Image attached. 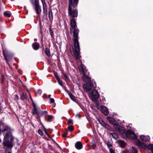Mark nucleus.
I'll list each match as a JSON object with an SVG mask.
<instances>
[{"label":"nucleus","instance_id":"obj_1","mask_svg":"<svg viewBox=\"0 0 153 153\" xmlns=\"http://www.w3.org/2000/svg\"><path fill=\"white\" fill-rule=\"evenodd\" d=\"M73 29H74V31L73 34L74 37L73 40L74 42V50L73 52V55L76 59L77 60L80 57L79 55L80 53L79 43L78 39L79 30L77 27Z\"/></svg>","mask_w":153,"mask_h":153},{"label":"nucleus","instance_id":"obj_2","mask_svg":"<svg viewBox=\"0 0 153 153\" xmlns=\"http://www.w3.org/2000/svg\"><path fill=\"white\" fill-rule=\"evenodd\" d=\"M4 141L3 144L4 146L10 148L13 147L14 137L12 135L10 132H4Z\"/></svg>","mask_w":153,"mask_h":153},{"label":"nucleus","instance_id":"obj_3","mask_svg":"<svg viewBox=\"0 0 153 153\" xmlns=\"http://www.w3.org/2000/svg\"><path fill=\"white\" fill-rule=\"evenodd\" d=\"M79 0H69L68 12L69 15L73 18L77 16L78 12L76 9L72 11L71 6L74 7H76L78 3Z\"/></svg>","mask_w":153,"mask_h":153},{"label":"nucleus","instance_id":"obj_4","mask_svg":"<svg viewBox=\"0 0 153 153\" xmlns=\"http://www.w3.org/2000/svg\"><path fill=\"white\" fill-rule=\"evenodd\" d=\"M33 110L32 113L34 115L38 116L39 117H41L43 115H47L48 112L47 111H42L40 108H38L36 107V105L33 104Z\"/></svg>","mask_w":153,"mask_h":153},{"label":"nucleus","instance_id":"obj_5","mask_svg":"<svg viewBox=\"0 0 153 153\" xmlns=\"http://www.w3.org/2000/svg\"><path fill=\"white\" fill-rule=\"evenodd\" d=\"M89 97L91 99V100L94 102H96V104L98 106H97V108H99V103L97 102L99 95L97 91L95 89H93L91 92L88 93Z\"/></svg>","mask_w":153,"mask_h":153},{"label":"nucleus","instance_id":"obj_6","mask_svg":"<svg viewBox=\"0 0 153 153\" xmlns=\"http://www.w3.org/2000/svg\"><path fill=\"white\" fill-rule=\"evenodd\" d=\"M36 13L39 16L41 12L40 6L38 3V0H35L34 3L32 2Z\"/></svg>","mask_w":153,"mask_h":153},{"label":"nucleus","instance_id":"obj_7","mask_svg":"<svg viewBox=\"0 0 153 153\" xmlns=\"http://www.w3.org/2000/svg\"><path fill=\"white\" fill-rule=\"evenodd\" d=\"M83 75L82 79L83 81L86 82L87 84L89 83V84L92 86H93L94 87L96 86V83L93 81L91 80V78L90 77L86 76L85 74H84Z\"/></svg>","mask_w":153,"mask_h":153},{"label":"nucleus","instance_id":"obj_8","mask_svg":"<svg viewBox=\"0 0 153 153\" xmlns=\"http://www.w3.org/2000/svg\"><path fill=\"white\" fill-rule=\"evenodd\" d=\"M4 57L7 61H9L12 59V56L10 52L5 49L3 51Z\"/></svg>","mask_w":153,"mask_h":153},{"label":"nucleus","instance_id":"obj_9","mask_svg":"<svg viewBox=\"0 0 153 153\" xmlns=\"http://www.w3.org/2000/svg\"><path fill=\"white\" fill-rule=\"evenodd\" d=\"M98 120L100 123L105 128L110 130H111V127L108 124L105 123L102 119L100 118L98 119Z\"/></svg>","mask_w":153,"mask_h":153},{"label":"nucleus","instance_id":"obj_10","mask_svg":"<svg viewBox=\"0 0 153 153\" xmlns=\"http://www.w3.org/2000/svg\"><path fill=\"white\" fill-rule=\"evenodd\" d=\"M89 83H90L88 84L86 83L83 85V88L86 92H89L91 91L92 89V88H95L96 87V86L94 87L93 86H91Z\"/></svg>","mask_w":153,"mask_h":153},{"label":"nucleus","instance_id":"obj_11","mask_svg":"<svg viewBox=\"0 0 153 153\" xmlns=\"http://www.w3.org/2000/svg\"><path fill=\"white\" fill-rule=\"evenodd\" d=\"M114 128L116 130L118 131L120 133L124 130L125 128L123 126H120L117 123L114 126Z\"/></svg>","mask_w":153,"mask_h":153},{"label":"nucleus","instance_id":"obj_12","mask_svg":"<svg viewBox=\"0 0 153 153\" xmlns=\"http://www.w3.org/2000/svg\"><path fill=\"white\" fill-rule=\"evenodd\" d=\"M129 131H130V130L126 131L124 129V130L121 132V134L123 138L126 139L129 137Z\"/></svg>","mask_w":153,"mask_h":153},{"label":"nucleus","instance_id":"obj_13","mask_svg":"<svg viewBox=\"0 0 153 153\" xmlns=\"http://www.w3.org/2000/svg\"><path fill=\"white\" fill-rule=\"evenodd\" d=\"M101 109L102 113L105 115H107L109 113L108 109L105 106L102 105L101 106Z\"/></svg>","mask_w":153,"mask_h":153},{"label":"nucleus","instance_id":"obj_14","mask_svg":"<svg viewBox=\"0 0 153 153\" xmlns=\"http://www.w3.org/2000/svg\"><path fill=\"white\" fill-rule=\"evenodd\" d=\"M107 119L110 123L113 124L114 126L117 123L115 119L110 117H107Z\"/></svg>","mask_w":153,"mask_h":153},{"label":"nucleus","instance_id":"obj_15","mask_svg":"<svg viewBox=\"0 0 153 153\" xmlns=\"http://www.w3.org/2000/svg\"><path fill=\"white\" fill-rule=\"evenodd\" d=\"M136 145L140 149L144 148L145 147L144 144L139 140L136 142Z\"/></svg>","mask_w":153,"mask_h":153},{"label":"nucleus","instance_id":"obj_16","mask_svg":"<svg viewBox=\"0 0 153 153\" xmlns=\"http://www.w3.org/2000/svg\"><path fill=\"white\" fill-rule=\"evenodd\" d=\"M71 25L72 29H75L77 27L76 22L73 18L71 20Z\"/></svg>","mask_w":153,"mask_h":153},{"label":"nucleus","instance_id":"obj_17","mask_svg":"<svg viewBox=\"0 0 153 153\" xmlns=\"http://www.w3.org/2000/svg\"><path fill=\"white\" fill-rule=\"evenodd\" d=\"M141 140L145 142L149 141L150 140V137L148 136H145L144 135H141L140 137Z\"/></svg>","mask_w":153,"mask_h":153},{"label":"nucleus","instance_id":"obj_18","mask_svg":"<svg viewBox=\"0 0 153 153\" xmlns=\"http://www.w3.org/2000/svg\"><path fill=\"white\" fill-rule=\"evenodd\" d=\"M129 131V137H130L133 140H135L137 139L136 135L134 132L131 130Z\"/></svg>","mask_w":153,"mask_h":153},{"label":"nucleus","instance_id":"obj_19","mask_svg":"<svg viewBox=\"0 0 153 153\" xmlns=\"http://www.w3.org/2000/svg\"><path fill=\"white\" fill-rule=\"evenodd\" d=\"M82 146V144L80 141H78L75 144V147L78 150H79L81 149Z\"/></svg>","mask_w":153,"mask_h":153},{"label":"nucleus","instance_id":"obj_20","mask_svg":"<svg viewBox=\"0 0 153 153\" xmlns=\"http://www.w3.org/2000/svg\"><path fill=\"white\" fill-rule=\"evenodd\" d=\"M42 6L44 16L47 17V5L46 4L42 5Z\"/></svg>","mask_w":153,"mask_h":153},{"label":"nucleus","instance_id":"obj_21","mask_svg":"<svg viewBox=\"0 0 153 153\" xmlns=\"http://www.w3.org/2000/svg\"><path fill=\"white\" fill-rule=\"evenodd\" d=\"M80 71L82 74H85L86 70L85 69V66L83 65L82 64L81 65V68L80 69Z\"/></svg>","mask_w":153,"mask_h":153},{"label":"nucleus","instance_id":"obj_22","mask_svg":"<svg viewBox=\"0 0 153 153\" xmlns=\"http://www.w3.org/2000/svg\"><path fill=\"white\" fill-rule=\"evenodd\" d=\"M11 129L10 127L7 126H5L4 128L2 130H1V132H10Z\"/></svg>","mask_w":153,"mask_h":153},{"label":"nucleus","instance_id":"obj_23","mask_svg":"<svg viewBox=\"0 0 153 153\" xmlns=\"http://www.w3.org/2000/svg\"><path fill=\"white\" fill-rule=\"evenodd\" d=\"M32 47L34 50H37L39 48V44L37 42L34 43L32 45Z\"/></svg>","mask_w":153,"mask_h":153},{"label":"nucleus","instance_id":"obj_24","mask_svg":"<svg viewBox=\"0 0 153 153\" xmlns=\"http://www.w3.org/2000/svg\"><path fill=\"white\" fill-rule=\"evenodd\" d=\"M48 16L50 21H51L53 19V12L51 9L48 10Z\"/></svg>","mask_w":153,"mask_h":153},{"label":"nucleus","instance_id":"obj_25","mask_svg":"<svg viewBox=\"0 0 153 153\" xmlns=\"http://www.w3.org/2000/svg\"><path fill=\"white\" fill-rule=\"evenodd\" d=\"M118 143L120 146L122 148L124 147L126 145V143L123 141L120 140L118 141Z\"/></svg>","mask_w":153,"mask_h":153},{"label":"nucleus","instance_id":"obj_26","mask_svg":"<svg viewBox=\"0 0 153 153\" xmlns=\"http://www.w3.org/2000/svg\"><path fill=\"white\" fill-rule=\"evenodd\" d=\"M27 97V96L25 93H23L22 95L21 96L20 99L22 100H24L26 99Z\"/></svg>","mask_w":153,"mask_h":153},{"label":"nucleus","instance_id":"obj_27","mask_svg":"<svg viewBox=\"0 0 153 153\" xmlns=\"http://www.w3.org/2000/svg\"><path fill=\"white\" fill-rule=\"evenodd\" d=\"M45 53L48 56H50L51 54H50V51L49 49L48 48H47V47L46 48Z\"/></svg>","mask_w":153,"mask_h":153},{"label":"nucleus","instance_id":"obj_28","mask_svg":"<svg viewBox=\"0 0 153 153\" xmlns=\"http://www.w3.org/2000/svg\"><path fill=\"white\" fill-rule=\"evenodd\" d=\"M115 139H117L118 138V134L115 133H111L110 134Z\"/></svg>","mask_w":153,"mask_h":153},{"label":"nucleus","instance_id":"obj_29","mask_svg":"<svg viewBox=\"0 0 153 153\" xmlns=\"http://www.w3.org/2000/svg\"><path fill=\"white\" fill-rule=\"evenodd\" d=\"M68 95L71 99L74 101L76 102L75 97L71 93H68Z\"/></svg>","mask_w":153,"mask_h":153},{"label":"nucleus","instance_id":"obj_30","mask_svg":"<svg viewBox=\"0 0 153 153\" xmlns=\"http://www.w3.org/2000/svg\"><path fill=\"white\" fill-rule=\"evenodd\" d=\"M49 31L50 34L51 36V37L53 38L54 37L53 33L51 27H50L49 28Z\"/></svg>","mask_w":153,"mask_h":153},{"label":"nucleus","instance_id":"obj_31","mask_svg":"<svg viewBox=\"0 0 153 153\" xmlns=\"http://www.w3.org/2000/svg\"><path fill=\"white\" fill-rule=\"evenodd\" d=\"M47 121L50 122L51 121V120L53 118V116L52 115H48L47 117Z\"/></svg>","mask_w":153,"mask_h":153},{"label":"nucleus","instance_id":"obj_32","mask_svg":"<svg viewBox=\"0 0 153 153\" xmlns=\"http://www.w3.org/2000/svg\"><path fill=\"white\" fill-rule=\"evenodd\" d=\"M65 130L66 132H64L62 135V136L63 137H65L67 136L68 131V130L66 128Z\"/></svg>","mask_w":153,"mask_h":153},{"label":"nucleus","instance_id":"obj_33","mask_svg":"<svg viewBox=\"0 0 153 153\" xmlns=\"http://www.w3.org/2000/svg\"><path fill=\"white\" fill-rule=\"evenodd\" d=\"M63 75L65 80L67 81H68L69 80V79L68 77L66 74L65 73H63Z\"/></svg>","mask_w":153,"mask_h":153},{"label":"nucleus","instance_id":"obj_34","mask_svg":"<svg viewBox=\"0 0 153 153\" xmlns=\"http://www.w3.org/2000/svg\"><path fill=\"white\" fill-rule=\"evenodd\" d=\"M107 146L108 148H110L112 146V143L111 142L108 141L107 144Z\"/></svg>","mask_w":153,"mask_h":153},{"label":"nucleus","instance_id":"obj_35","mask_svg":"<svg viewBox=\"0 0 153 153\" xmlns=\"http://www.w3.org/2000/svg\"><path fill=\"white\" fill-rule=\"evenodd\" d=\"M131 149L133 150V152H134V153H137L138 150L136 148L132 146L131 148Z\"/></svg>","mask_w":153,"mask_h":153},{"label":"nucleus","instance_id":"obj_36","mask_svg":"<svg viewBox=\"0 0 153 153\" xmlns=\"http://www.w3.org/2000/svg\"><path fill=\"white\" fill-rule=\"evenodd\" d=\"M68 128L71 131H72L74 129V127L73 126H69L68 127Z\"/></svg>","mask_w":153,"mask_h":153},{"label":"nucleus","instance_id":"obj_37","mask_svg":"<svg viewBox=\"0 0 153 153\" xmlns=\"http://www.w3.org/2000/svg\"><path fill=\"white\" fill-rule=\"evenodd\" d=\"M147 148L149 149H151L152 151L153 150V145L152 144H149Z\"/></svg>","mask_w":153,"mask_h":153},{"label":"nucleus","instance_id":"obj_38","mask_svg":"<svg viewBox=\"0 0 153 153\" xmlns=\"http://www.w3.org/2000/svg\"><path fill=\"white\" fill-rule=\"evenodd\" d=\"M57 81L58 82V83L61 86H62L63 85V82L60 79H59L58 80H57Z\"/></svg>","mask_w":153,"mask_h":153},{"label":"nucleus","instance_id":"obj_39","mask_svg":"<svg viewBox=\"0 0 153 153\" xmlns=\"http://www.w3.org/2000/svg\"><path fill=\"white\" fill-rule=\"evenodd\" d=\"M4 15L8 17H10L11 16V15L10 13H8L6 12H5L4 13Z\"/></svg>","mask_w":153,"mask_h":153},{"label":"nucleus","instance_id":"obj_40","mask_svg":"<svg viewBox=\"0 0 153 153\" xmlns=\"http://www.w3.org/2000/svg\"><path fill=\"white\" fill-rule=\"evenodd\" d=\"M38 133L41 136L43 134V132L40 129L38 130Z\"/></svg>","mask_w":153,"mask_h":153},{"label":"nucleus","instance_id":"obj_41","mask_svg":"<svg viewBox=\"0 0 153 153\" xmlns=\"http://www.w3.org/2000/svg\"><path fill=\"white\" fill-rule=\"evenodd\" d=\"M127 152L128 153H133V151L131 148L127 150Z\"/></svg>","mask_w":153,"mask_h":153},{"label":"nucleus","instance_id":"obj_42","mask_svg":"<svg viewBox=\"0 0 153 153\" xmlns=\"http://www.w3.org/2000/svg\"><path fill=\"white\" fill-rule=\"evenodd\" d=\"M73 120L71 119H69L68 120V124H70L72 123Z\"/></svg>","mask_w":153,"mask_h":153},{"label":"nucleus","instance_id":"obj_43","mask_svg":"<svg viewBox=\"0 0 153 153\" xmlns=\"http://www.w3.org/2000/svg\"><path fill=\"white\" fill-rule=\"evenodd\" d=\"M50 103H53L54 102V100L53 98H51L50 99Z\"/></svg>","mask_w":153,"mask_h":153},{"label":"nucleus","instance_id":"obj_44","mask_svg":"<svg viewBox=\"0 0 153 153\" xmlns=\"http://www.w3.org/2000/svg\"><path fill=\"white\" fill-rule=\"evenodd\" d=\"M109 151L110 153H115L114 150L111 148L110 149Z\"/></svg>","mask_w":153,"mask_h":153},{"label":"nucleus","instance_id":"obj_45","mask_svg":"<svg viewBox=\"0 0 153 153\" xmlns=\"http://www.w3.org/2000/svg\"><path fill=\"white\" fill-rule=\"evenodd\" d=\"M55 77L56 78V79L57 80H58L59 79H60L57 74H55Z\"/></svg>","mask_w":153,"mask_h":153},{"label":"nucleus","instance_id":"obj_46","mask_svg":"<svg viewBox=\"0 0 153 153\" xmlns=\"http://www.w3.org/2000/svg\"><path fill=\"white\" fill-rule=\"evenodd\" d=\"M42 5L46 4L45 0H41Z\"/></svg>","mask_w":153,"mask_h":153},{"label":"nucleus","instance_id":"obj_47","mask_svg":"<svg viewBox=\"0 0 153 153\" xmlns=\"http://www.w3.org/2000/svg\"><path fill=\"white\" fill-rule=\"evenodd\" d=\"M38 93L40 94H41L42 93V90L40 89L38 91Z\"/></svg>","mask_w":153,"mask_h":153},{"label":"nucleus","instance_id":"obj_48","mask_svg":"<svg viewBox=\"0 0 153 153\" xmlns=\"http://www.w3.org/2000/svg\"><path fill=\"white\" fill-rule=\"evenodd\" d=\"M76 117H79V118H80V115L79 114H76Z\"/></svg>","mask_w":153,"mask_h":153},{"label":"nucleus","instance_id":"obj_49","mask_svg":"<svg viewBox=\"0 0 153 153\" xmlns=\"http://www.w3.org/2000/svg\"><path fill=\"white\" fill-rule=\"evenodd\" d=\"M122 153H128L127 150H123L122 152Z\"/></svg>","mask_w":153,"mask_h":153},{"label":"nucleus","instance_id":"obj_50","mask_svg":"<svg viewBox=\"0 0 153 153\" xmlns=\"http://www.w3.org/2000/svg\"><path fill=\"white\" fill-rule=\"evenodd\" d=\"M43 128H44V131H45V133L46 134H47V131H46V128H45V127H43Z\"/></svg>","mask_w":153,"mask_h":153},{"label":"nucleus","instance_id":"obj_51","mask_svg":"<svg viewBox=\"0 0 153 153\" xmlns=\"http://www.w3.org/2000/svg\"><path fill=\"white\" fill-rule=\"evenodd\" d=\"M2 108V107L1 105H0V111H1Z\"/></svg>","mask_w":153,"mask_h":153},{"label":"nucleus","instance_id":"obj_52","mask_svg":"<svg viewBox=\"0 0 153 153\" xmlns=\"http://www.w3.org/2000/svg\"><path fill=\"white\" fill-rule=\"evenodd\" d=\"M51 95H48V97L49 98H50L51 97Z\"/></svg>","mask_w":153,"mask_h":153},{"label":"nucleus","instance_id":"obj_53","mask_svg":"<svg viewBox=\"0 0 153 153\" xmlns=\"http://www.w3.org/2000/svg\"><path fill=\"white\" fill-rule=\"evenodd\" d=\"M29 96H30V98L32 99V98L31 97V95H30V94L29 93Z\"/></svg>","mask_w":153,"mask_h":153},{"label":"nucleus","instance_id":"obj_54","mask_svg":"<svg viewBox=\"0 0 153 153\" xmlns=\"http://www.w3.org/2000/svg\"><path fill=\"white\" fill-rule=\"evenodd\" d=\"M43 50H44V47H43Z\"/></svg>","mask_w":153,"mask_h":153},{"label":"nucleus","instance_id":"obj_55","mask_svg":"<svg viewBox=\"0 0 153 153\" xmlns=\"http://www.w3.org/2000/svg\"><path fill=\"white\" fill-rule=\"evenodd\" d=\"M70 30H71V28H70Z\"/></svg>","mask_w":153,"mask_h":153},{"label":"nucleus","instance_id":"obj_56","mask_svg":"<svg viewBox=\"0 0 153 153\" xmlns=\"http://www.w3.org/2000/svg\"><path fill=\"white\" fill-rule=\"evenodd\" d=\"M0 141H1V140H0Z\"/></svg>","mask_w":153,"mask_h":153}]
</instances>
